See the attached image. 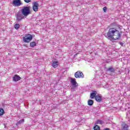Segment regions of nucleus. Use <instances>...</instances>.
Returning <instances> with one entry per match:
<instances>
[{"instance_id":"1","label":"nucleus","mask_w":130,"mask_h":130,"mask_svg":"<svg viewBox=\"0 0 130 130\" xmlns=\"http://www.w3.org/2000/svg\"><path fill=\"white\" fill-rule=\"evenodd\" d=\"M121 31L119 32V30L115 28H111L109 29L107 35L105 36L108 39L112 38V40H119L121 37Z\"/></svg>"},{"instance_id":"2","label":"nucleus","mask_w":130,"mask_h":130,"mask_svg":"<svg viewBox=\"0 0 130 130\" xmlns=\"http://www.w3.org/2000/svg\"><path fill=\"white\" fill-rule=\"evenodd\" d=\"M21 12L23 16L27 17L30 14V7H23L21 10Z\"/></svg>"},{"instance_id":"3","label":"nucleus","mask_w":130,"mask_h":130,"mask_svg":"<svg viewBox=\"0 0 130 130\" xmlns=\"http://www.w3.org/2000/svg\"><path fill=\"white\" fill-rule=\"evenodd\" d=\"M32 39H33V36L31 34H26L23 38V40L25 43H29Z\"/></svg>"},{"instance_id":"4","label":"nucleus","mask_w":130,"mask_h":130,"mask_svg":"<svg viewBox=\"0 0 130 130\" xmlns=\"http://www.w3.org/2000/svg\"><path fill=\"white\" fill-rule=\"evenodd\" d=\"M15 17L16 18V21L21 22L23 19H25V16L23 15L21 11H19L15 14Z\"/></svg>"},{"instance_id":"5","label":"nucleus","mask_w":130,"mask_h":130,"mask_svg":"<svg viewBox=\"0 0 130 130\" xmlns=\"http://www.w3.org/2000/svg\"><path fill=\"white\" fill-rule=\"evenodd\" d=\"M74 76L76 79H83L84 77V74H83V72H82V71H80L76 72L74 74Z\"/></svg>"},{"instance_id":"6","label":"nucleus","mask_w":130,"mask_h":130,"mask_svg":"<svg viewBox=\"0 0 130 130\" xmlns=\"http://www.w3.org/2000/svg\"><path fill=\"white\" fill-rule=\"evenodd\" d=\"M13 7H20L22 4L21 3V0H13L12 3Z\"/></svg>"},{"instance_id":"7","label":"nucleus","mask_w":130,"mask_h":130,"mask_svg":"<svg viewBox=\"0 0 130 130\" xmlns=\"http://www.w3.org/2000/svg\"><path fill=\"white\" fill-rule=\"evenodd\" d=\"M39 7V4H38V2H35L32 3V10L34 12H38Z\"/></svg>"},{"instance_id":"8","label":"nucleus","mask_w":130,"mask_h":130,"mask_svg":"<svg viewBox=\"0 0 130 130\" xmlns=\"http://www.w3.org/2000/svg\"><path fill=\"white\" fill-rule=\"evenodd\" d=\"M70 83L73 88H76L78 86V83H77V81H76V79L75 78H71Z\"/></svg>"},{"instance_id":"9","label":"nucleus","mask_w":130,"mask_h":130,"mask_svg":"<svg viewBox=\"0 0 130 130\" xmlns=\"http://www.w3.org/2000/svg\"><path fill=\"white\" fill-rule=\"evenodd\" d=\"M21 80V77H20L18 75H15L14 77H13V81L14 82H18Z\"/></svg>"},{"instance_id":"10","label":"nucleus","mask_w":130,"mask_h":130,"mask_svg":"<svg viewBox=\"0 0 130 130\" xmlns=\"http://www.w3.org/2000/svg\"><path fill=\"white\" fill-rule=\"evenodd\" d=\"M96 94L97 91L93 90L92 92L90 93V98L91 99H94V98H96V96H97V95H96Z\"/></svg>"},{"instance_id":"11","label":"nucleus","mask_w":130,"mask_h":130,"mask_svg":"<svg viewBox=\"0 0 130 130\" xmlns=\"http://www.w3.org/2000/svg\"><path fill=\"white\" fill-rule=\"evenodd\" d=\"M95 99L97 102H102V96L100 95H96Z\"/></svg>"},{"instance_id":"12","label":"nucleus","mask_w":130,"mask_h":130,"mask_svg":"<svg viewBox=\"0 0 130 130\" xmlns=\"http://www.w3.org/2000/svg\"><path fill=\"white\" fill-rule=\"evenodd\" d=\"M122 127L123 130H129L128 129V125H127L126 123L123 122L122 123Z\"/></svg>"},{"instance_id":"13","label":"nucleus","mask_w":130,"mask_h":130,"mask_svg":"<svg viewBox=\"0 0 130 130\" xmlns=\"http://www.w3.org/2000/svg\"><path fill=\"white\" fill-rule=\"evenodd\" d=\"M52 66L53 67V68H57V67H58V61H53L52 63Z\"/></svg>"},{"instance_id":"14","label":"nucleus","mask_w":130,"mask_h":130,"mask_svg":"<svg viewBox=\"0 0 130 130\" xmlns=\"http://www.w3.org/2000/svg\"><path fill=\"white\" fill-rule=\"evenodd\" d=\"M107 72H111V73H114V72H115V70H114L112 67H110L107 70Z\"/></svg>"},{"instance_id":"15","label":"nucleus","mask_w":130,"mask_h":130,"mask_svg":"<svg viewBox=\"0 0 130 130\" xmlns=\"http://www.w3.org/2000/svg\"><path fill=\"white\" fill-rule=\"evenodd\" d=\"M93 104H94V101L93 100H89L88 101V105H89V106H92Z\"/></svg>"},{"instance_id":"16","label":"nucleus","mask_w":130,"mask_h":130,"mask_svg":"<svg viewBox=\"0 0 130 130\" xmlns=\"http://www.w3.org/2000/svg\"><path fill=\"white\" fill-rule=\"evenodd\" d=\"M24 121H25V119H22L20 120L19 121H18L17 122L16 125H18L19 124H21V123H24Z\"/></svg>"},{"instance_id":"17","label":"nucleus","mask_w":130,"mask_h":130,"mask_svg":"<svg viewBox=\"0 0 130 130\" xmlns=\"http://www.w3.org/2000/svg\"><path fill=\"white\" fill-rule=\"evenodd\" d=\"M14 28L16 30H18V29H20V24L18 23H16L14 25Z\"/></svg>"},{"instance_id":"18","label":"nucleus","mask_w":130,"mask_h":130,"mask_svg":"<svg viewBox=\"0 0 130 130\" xmlns=\"http://www.w3.org/2000/svg\"><path fill=\"white\" fill-rule=\"evenodd\" d=\"M36 45V43L35 42H31L30 43V47H35Z\"/></svg>"},{"instance_id":"19","label":"nucleus","mask_w":130,"mask_h":130,"mask_svg":"<svg viewBox=\"0 0 130 130\" xmlns=\"http://www.w3.org/2000/svg\"><path fill=\"white\" fill-rule=\"evenodd\" d=\"M5 113V111L3 108H0V116L2 115H4V114Z\"/></svg>"},{"instance_id":"20","label":"nucleus","mask_w":130,"mask_h":130,"mask_svg":"<svg viewBox=\"0 0 130 130\" xmlns=\"http://www.w3.org/2000/svg\"><path fill=\"white\" fill-rule=\"evenodd\" d=\"M113 26H115V27H118L119 29H120V30H121V28L119 27V25L116 22L113 23Z\"/></svg>"},{"instance_id":"21","label":"nucleus","mask_w":130,"mask_h":130,"mask_svg":"<svg viewBox=\"0 0 130 130\" xmlns=\"http://www.w3.org/2000/svg\"><path fill=\"white\" fill-rule=\"evenodd\" d=\"M96 124H102L103 123V120H98L96 122Z\"/></svg>"},{"instance_id":"22","label":"nucleus","mask_w":130,"mask_h":130,"mask_svg":"<svg viewBox=\"0 0 130 130\" xmlns=\"http://www.w3.org/2000/svg\"><path fill=\"white\" fill-rule=\"evenodd\" d=\"M93 129L94 130H100V127H99V126H98V125H95L93 127Z\"/></svg>"},{"instance_id":"23","label":"nucleus","mask_w":130,"mask_h":130,"mask_svg":"<svg viewBox=\"0 0 130 130\" xmlns=\"http://www.w3.org/2000/svg\"><path fill=\"white\" fill-rule=\"evenodd\" d=\"M103 10L105 13H106V11H107V8H106V7H105L103 8Z\"/></svg>"},{"instance_id":"24","label":"nucleus","mask_w":130,"mask_h":130,"mask_svg":"<svg viewBox=\"0 0 130 130\" xmlns=\"http://www.w3.org/2000/svg\"><path fill=\"white\" fill-rule=\"evenodd\" d=\"M24 1L25 2V3H27L28 4L30 3V2H31V0H24Z\"/></svg>"},{"instance_id":"25","label":"nucleus","mask_w":130,"mask_h":130,"mask_svg":"<svg viewBox=\"0 0 130 130\" xmlns=\"http://www.w3.org/2000/svg\"><path fill=\"white\" fill-rule=\"evenodd\" d=\"M119 44H120V45L121 46H123V43H122V42H119Z\"/></svg>"},{"instance_id":"26","label":"nucleus","mask_w":130,"mask_h":130,"mask_svg":"<svg viewBox=\"0 0 130 130\" xmlns=\"http://www.w3.org/2000/svg\"><path fill=\"white\" fill-rule=\"evenodd\" d=\"M103 130H110V129L109 128H104Z\"/></svg>"}]
</instances>
